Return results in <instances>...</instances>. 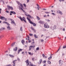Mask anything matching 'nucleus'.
I'll return each mask as SVG.
<instances>
[{"label":"nucleus","instance_id":"nucleus-1","mask_svg":"<svg viewBox=\"0 0 66 66\" xmlns=\"http://www.w3.org/2000/svg\"><path fill=\"white\" fill-rule=\"evenodd\" d=\"M27 19H28V20L29 21V22L31 24H33V26H34L35 27V26H36V23H33L32 21H31V20L29 18L27 17Z\"/></svg>","mask_w":66,"mask_h":66},{"label":"nucleus","instance_id":"nucleus-2","mask_svg":"<svg viewBox=\"0 0 66 66\" xmlns=\"http://www.w3.org/2000/svg\"><path fill=\"white\" fill-rule=\"evenodd\" d=\"M25 62L26 63V65L27 66H29L30 64L31 66H34V64L31 63V62H29V60H27L25 61Z\"/></svg>","mask_w":66,"mask_h":66},{"label":"nucleus","instance_id":"nucleus-3","mask_svg":"<svg viewBox=\"0 0 66 66\" xmlns=\"http://www.w3.org/2000/svg\"><path fill=\"white\" fill-rule=\"evenodd\" d=\"M35 45H32L31 46H29V51H30L31 50V49H33V48H35Z\"/></svg>","mask_w":66,"mask_h":66},{"label":"nucleus","instance_id":"nucleus-4","mask_svg":"<svg viewBox=\"0 0 66 66\" xmlns=\"http://www.w3.org/2000/svg\"><path fill=\"white\" fill-rule=\"evenodd\" d=\"M18 17V18H20V19L21 21H23H23H24L25 22L27 23V21H26V18H24V17H23L22 18H22L20 17Z\"/></svg>","mask_w":66,"mask_h":66},{"label":"nucleus","instance_id":"nucleus-5","mask_svg":"<svg viewBox=\"0 0 66 66\" xmlns=\"http://www.w3.org/2000/svg\"><path fill=\"white\" fill-rule=\"evenodd\" d=\"M44 27L45 28L48 29V28H49V26L47 23H46L44 24Z\"/></svg>","mask_w":66,"mask_h":66},{"label":"nucleus","instance_id":"nucleus-6","mask_svg":"<svg viewBox=\"0 0 66 66\" xmlns=\"http://www.w3.org/2000/svg\"><path fill=\"white\" fill-rule=\"evenodd\" d=\"M0 19H2V20H5V21H6L7 20V19L5 18V17L3 16H1L0 17Z\"/></svg>","mask_w":66,"mask_h":66},{"label":"nucleus","instance_id":"nucleus-7","mask_svg":"<svg viewBox=\"0 0 66 66\" xmlns=\"http://www.w3.org/2000/svg\"><path fill=\"white\" fill-rule=\"evenodd\" d=\"M18 4L20 5V6L22 7V8H23V5L22 4H21V3H20L18 1H17Z\"/></svg>","mask_w":66,"mask_h":66},{"label":"nucleus","instance_id":"nucleus-8","mask_svg":"<svg viewBox=\"0 0 66 66\" xmlns=\"http://www.w3.org/2000/svg\"><path fill=\"white\" fill-rule=\"evenodd\" d=\"M25 15H26V16H27L29 17V18H31V19H33V18H34L33 17L31 16L30 15V14H28V15L27 14H25Z\"/></svg>","mask_w":66,"mask_h":66},{"label":"nucleus","instance_id":"nucleus-9","mask_svg":"<svg viewBox=\"0 0 66 66\" xmlns=\"http://www.w3.org/2000/svg\"><path fill=\"white\" fill-rule=\"evenodd\" d=\"M7 7L8 9L9 10H10V9H11V10H13V7L12 6L8 5L7 6Z\"/></svg>","mask_w":66,"mask_h":66},{"label":"nucleus","instance_id":"nucleus-10","mask_svg":"<svg viewBox=\"0 0 66 66\" xmlns=\"http://www.w3.org/2000/svg\"><path fill=\"white\" fill-rule=\"evenodd\" d=\"M57 12V13H59V14L61 15H62L63 14V13H62V12L61 11H60V10H58Z\"/></svg>","mask_w":66,"mask_h":66},{"label":"nucleus","instance_id":"nucleus-11","mask_svg":"<svg viewBox=\"0 0 66 66\" xmlns=\"http://www.w3.org/2000/svg\"><path fill=\"white\" fill-rule=\"evenodd\" d=\"M11 20V23H13L14 24H15V25H16V24H15V22L14 21L12 20Z\"/></svg>","mask_w":66,"mask_h":66},{"label":"nucleus","instance_id":"nucleus-12","mask_svg":"<svg viewBox=\"0 0 66 66\" xmlns=\"http://www.w3.org/2000/svg\"><path fill=\"white\" fill-rule=\"evenodd\" d=\"M28 53H29V55H33L34 54L33 53H31L30 52H28Z\"/></svg>","mask_w":66,"mask_h":66},{"label":"nucleus","instance_id":"nucleus-13","mask_svg":"<svg viewBox=\"0 0 66 66\" xmlns=\"http://www.w3.org/2000/svg\"><path fill=\"white\" fill-rule=\"evenodd\" d=\"M17 49H18L17 47H16L15 48H14L13 49V51H17Z\"/></svg>","mask_w":66,"mask_h":66},{"label":"nucleus","instance_id":"nucleus-14","mask_svg":"<svg viewBox=\"0 0 66 66\" xmlns=\"http://www.w3.org/2000/svg\"><path fill=\"white\" fill-rule=\"evenodd\" d=\"M17 49H18L17 47H16L15 48H14L13 49V51H17Z\"/></svg>","mask_w":66,"mask_h":66},{"label":"nucleus","instance_id":"nucleus-15","mask_svg":"<svg viewBox=\"0 0 66 66\" xmlns=\"http://www.w3.org/2000/svg\"><path fill=\"white\" fill-rule=\"evenodd\" d=\"M42 59H40L39 60V62H38V64H40V63H41V62H42Z\"/></svg>","mask_w":66,"mask_h":66},{"label":"nucleus","instance_id":"nucleus-16","mask_svg":"<svg viewBox=\"0 0 66 66\" xmlns=\"http://www.w3.org/2000/svg\"><path fill=\"white\" fill-rule=\"evenodd\" d=\"M10 13H12V14L14 15H15V14H16L15 12L14 11H10Z\"/></svg>","mask_w":66,"mask_h":66},{"label":"nucleus","instance_id":"nucleus-17","mask_svg":"<svg viewBox=\"0 0 66 66\" xmlns=\"http://www.w3.org/2000/svg\"><path fill=\"white\" fill-rule=\"evenodd\" d=\"M21 42L23 45H24V44L25 43V41H24V40H22L21 41Z\"/></svg>","mask_w":66,"mask_h":66},{"label":"nucleus","instance_id":"nucleus-18","mask_svg":"<svg viewBox=\"0 0 66 66\" xmlns=\"http://www.w3.org/2000/svg\"><path fill=\"white\" fill-rule=\"evenodd\" d=\"M22 49H20L18 51V53H19L20 52H21V51H22Z\"/></svg>","mask_w":66,"mask_h":66},{"label":"nucleus","instance_id":"nucleus-19","mask_svg":"<svg viewBox=\"0 0 66 66\" xmlns=\"http://www.w3.org/2000/svg\"><path fill=\"white\" fill-rule=\"evenodd\" d=\"M34 36L36 38H38V37L36 34H34Z\"/></svg>","mask_w":66,"mask_h":66},{"label":"nucleus","instance_id":"nucleus-20","mask_svg":"<svg viewBox=\"0 0 66 66\" xmlns=\"http://www.w3.org/2000/svg\"><path fill=\"white\" fill-rule=\"evenodd\" d=\"M20 9L22 10L23 11V12H24V13H26V12H25L24 10H23L22 9L21 7Z\"/></svg>","mask_w":66,"mask_h":66},{"label":"nucleus","instance_id":"nucleus-21","mask_svg":"<svg viewBox=\"0 0 66 66\" xmlns=\"http://www.w3.org/2000/svg\"><path fill=\"white\" fill-rule=\"evenodd\" d=\"M9 55L11 57H14V55H13L10 54Z\"/></svg>","mask_w":66,"mask_h":66},{"label":"nucleus","instance_id":"nucleus-22","mask_svg":"<svg viewBox=\"0 0 66 66\" xmlns=\"http://www.w3.org/2000/svg\"><path fill=\"white\" fill-rule=\"evenodd\" d=\"M7 28L8 30H11V28L10 27L8 26Z\"/></svg>","mask_w":66,"mask_h":66},{"label":"nucleus","instance_id":"nucleus-23","mask_svg":"<svg viewBox=\"0 0 66 66\" xmlns=\"http://www.w3.org/2000/svg\"><path fill=\"white\" fill-rule=\"evenodd\" d=\"M39 23L40 24H42L43 23V22L42 21H40L39 22Z\"/></svg>","mask_w":66,"mask_h":66},{"label":"nucleus","instance_id":"nucleus-24","mask_svg":"<svg viewBox=\"0 0 66 66\" xmlns=\"http://www.w3.org/2000/svg\"><path fill=\"white\" fill-rule=\"evenodd\" d=\"M47 63H48V64H51V62L49 61H47Z\"/></svg>","mask_w":66,"mask_h":66},{"label":"nucleus","instance_id":"nucleus-25","mask_svg":"<svg viewBox=\"0 0 66 66\" xmlns=\"http://www.w3.org/2000/svg\"><path fill=\"white\" fill-rule=\"evenodd\" d=\"M37 18L38 20H40V18L38 16H37Z\"/></svg>","mask_w":66,"mask_h":66},{"label":"nucleus","instance_id":"nucleus-26","mask_svg":"<svg viewBox=\"0 0 66 66\" xmlns=\"http://www.w3.org/2000/svg\"><path fill=\"white\" fill-rule=\"evenodd\" d=\"M32 60L33 61H35V58L34 57L32 58Z\"/></svg>","mask_w":66,"mask_h":66},{"label":"nucleus","instance_id":"nucleus-27","mask_svg":"<svg viewBox=\"0 0 66 66\" xmlns=\"http://www.w3.org/2000/svg\"><path fill=\"white\" fill-rule=\"evenodd\" d=\"M31 29H32V30H33V31L35 29L34 28H33L32 27H31Z\"/></svg>","mask_w":66,"mask_h":66},{"label":"nucleus","instance_id":"nucleus-28","mask_svg":"<svg viewBox=\"0 0 66 66\" xmlns=\"http://www.w3.org/2000/svg\"><path fill=\"white\" fill-rule=\"evenodd\" d=\"M13 64H15V63H16V62H15V61H13Z\"/></svg>","mask_w":66,"mask_h":66},{"label":"nucleus","instance_id":"nucleus-29","mask_svg":"<svg viewBox=\"0 0 66 66\" xmlns=\"http://www.w3.org/2000/svg\"><path fill=\"white\" fill-rule=\"evenodd\" d=\"M23 5L24 6V7H26V6H27L26 5V4L24 3L23 4Z\"/></svg>","mask_w":66,"mask_h":66},{"label":"nucleus","instance_id":"nucleus-30","mask_svg":"<svg viewBox=\"0 0 66 66\" xmlns=\"http://www.w3.org/2000/svg\"><path fill=\"white\" fill-rule=\"evenodd\" d=\"M45 13H46V14H49L50 12H45Z\"/></svg>","mask_w":66,"mask_h":66},{"label":"nucleus","instance_id":"nucleus-31","mask_svg":"<svg viewBox=\"0 0 66 66\" xmlns=\"http://www.w3.org/2000/svg\"><path fill=\"white\" fill-rule=\"evenodd\" d=\"M52 58V56H51V57H49L48 58V60H50V59H51Z\"/></svg>","mask_w":66,"mask_h":66},{"label":"nucleus","instance_id":"nucleus-32","mask_svg":"<svg viewBox=\"0 0 66 66\" xmlns=\"http://www.w3.org/2000/svg\"><path fill=\"white\" fill-rule=\"evenodd\" d=\"M6 12L7 13H10V12L9 11L7 10L6 11Z\"/></svg>","mask_w":66,"mask_h":66},{"label":"nucleus","instance_id":"nucleus-33","mask_svg":"<svg viewBox=\"0 0 66 66\" xmlns=\"http://www.w3.org/2000/svg\"><path fill=\"white\" fill-rule=\"evenodd\" d=\"M5 23H6V24H8V26H10V24H9V23H7V22H6Z\"/></svg>","mask_w":66,"mask_h":66},{"label":"nucleus","instance_id":"nucleus-34","mask_svg":"<svg viewBox=\"0 0 66 66\" xmlns=\"http://www.w3.org/2000/svg\"><path fill=\"white\" fill-rule=\"evenodd\" d=\"M41 42H43L44 41V40L43 39H41Z\"/></svg>","mask_w":66,"mask_h":66},{"label":"nucleus","instance_id":"nucleus-35","mask_svg":"<svg viewBox=\"0 0 66 66\" xmlns=\"http://www.w3.org/2000/svg\"><path fill=\"white\" fill-rule=\"evenodd\" d=\"M39 49V47H37L36 49V50H38Z\"/></svg>","mask_w":66,"mask_h":66},{"label":"nucleus","instance_id":"nucleus-36","mask_svg":"<svg viewBox=\"0 0 66 66\" xmlns=\"http://www.w3.org/2000/svg\"><path fill=\"white\" fill-rule=\"evenodd\" d=\"M20 30L21 31H22V27H21L20 29Z\"/></svg>","mask_w":66,"mask_h":66},{"label":"nucleus","instance_id":"nucleus-37","mask_svg":"<svg viewBox=\"0 0 66 66\" xmlns=\"http://www.w3.org/2000/svg\"><path fill=\"white\" fill-rule=\"evenodd\" d=\"M59 62V63H62V61L60 60Z\"/></svg>","mask_w":66,"mask_h":66},{"label":"nucleus","instance_id":"nucleus-38","mask_svg":"<svg viewBox=\"0 0 66 66\" xmlns=\"http://www.w3.org/2000/svg\"><path fill=\"white\" fill-rule=\"evenodd\" d=\"M42 55L43 57H44V56H45V55H44V54H42Z\"/></svg>","mask_w":66,"mask_h":66},{"label":"nucleus","instance_id":"nucleus-39","mask_svg":"<svg viewBox=\"0 0 66 66\" xmlns=\"http://www.w3.org/2000/svg\"><path fill=\"white\" fill-rule=\"evenodd\" d=\"M29 35H30V36H32L33 35V34H29Z\"/></svg>","mask_w":66,"mask_h":66},{"label":"nucleus","instance_id":"nucleus-40","mask_svg":"<svg viewBox=\"0 0 66 66\" xmlns=\"http://www.w3.org/2000/svg\"><path fill=\"white\" fill-rule=\"evenodd\" d=\"M34 43H35V42H33L31 43V45H32V44H34Z\"/></svg>","mask_w":66,"mask_h":66},{"label":"nucleus","instance_id":"nucleus-41","mask_svg":"<svg viewBox=\"0 0 66 66\" xmlns=\"http://www.w3.org/2000/svg\"><path fill=\"white\" fill-rule=\"evenodd\" d=\"M44 58V59H46V58H47V57L46 56H45L43 57Z\"/></svg>","mask_w":66,"mask_h":66},{"label":"nucleus","instance_id":"nucleus-42","mask_svg":"<svg viewBox=\"0 0 66 66\" xmlns=\"http://www.w3.org/2000/svg\"><path fill=\"white\" fill-rule=\"evenodd\" d=\"M33 31H34V32H36V30H35V29H34V30H33Z\"/></svg>","mask_w":66,"mask_h":66},{"label":"nucleus","instance_id":"nucleus-43","mask_svg":"<svg viewBox=\"0 0 66 66\" xmlns=\"http://www.w3.org/2000/svg\"><path fill=\"white\" fill-rule=\"evenodd\" d=\"M17 60L18 61H20V59H19V58H18Z\"/></svg>","mask_w":66,"mask_h":66},{"label":"nucleus","instance_id":"nucleus-44","mask_svg":"<svg viewBox=\"0 0 66 66\" xmlns=\"http://www.w3.org/2000/svg\"><path fill=\"white\" fill-rule=\"evenodd\" d=\"M43 62H44V64H45V63H46V61H43Z\"/></svg>","mask_w":66,"mask_h":66},{"label":"nucleus","instance_id":"nucleus-45","mask_svg":"<svg viewBox=\"0 0 66 66\" xmlns=\"http://www.w3.org/2000/svg\"><path fill=\"white\" fill-rule=\"evenodd\" d=\"M19 7V10H20V8H21V7H20V6H18Z\"/></svg>","mask_w":66,"mask_h":66},{"label":"nucleus","instance_id":"nucleus-46","mask_svg":"<svg viewBox=\"0 0 66 66\" xmlns=\"http://www.w3.org/2000/svg\"><path fill=\"white\" fill-rule=\"evenodd\" d=\"M28 43H31V40H29V41H28Z\"/></svg>","mask_w":66,"mask_h":66},{"label":"nucleus","instance_id":"nucleus-47","mask_svg":"<svg viewBox=\"0 0 66 66\" xmlns=\"http://www.w3.org/2000/svg\"><path fill=\"white\" fill-rule=\"evenodd\" d=\"M60 65H62V63H59Z\"/></svg>","mask_w":66,"mask_h":66},{"label":"nucleus","instance_id":"nucleus-48","mask_svg":"<svg viewBox=\"0 0 66 66\" xmlns=\"http://www.w3.org/2000/svg\"><path fill=\"white\" fill-rule=\"evenodd\" d=\"M14 44H12L11 45V46H12V47H13V46H14Z\"/></svg>","mask_w":66,"mask_h":66},{"label":"nucleus","instance_id":"nucleus-49","mask_svg":"<svg viewBox=\"0 0 66 66\" xmlns=\"http://www.w3.org/2000/svg\"><path fill=\"white\" fill-rule=\"evenodd\" d=\"M29 0H27V2L28 3L29 2Z\"/></svg>","mask_w":66,"mask_h":66},{"label":"nucleus","instance_id":"nucleus-50","mask_svg":"<svg viewBox=\"0 0 66 66\" xmlns=\"http://www.w3.org/2000/svg\"><path fill=\"white\" fill-rule=\"evenodd\" d=\"M13 38H14V37H12L11 38V40H13Z\"/></svg>","mask_w":66,"mask_h":66},{"label":"nucleus","instance_id":"nucleus-51","mask_svg":"<svg viewBox=\"0 0 66 66\" xmlns=\"http://www.w3.org/2000/svg\"><path fill=\"white\" fill-rule=\"evenodd\" d=\"M52 15H55V14H54V13H52Z\"/></svg>","mask_w":66,"mask_h":66},{"label":"nucleus","instance_id":"nucleus-52","mask_svg":"<svg viewBox=\"0 0 66 66\" xmlns=\"http://www.w3.org/2000/svg\"><path fill=\"white\" fill-rule=\"evenodd\" d=\"M22 54H24V52H22Z\"/></svg>","mask_w":66,"mask_h":66},{"label":"nucleus","instance_id":"nucleus-53","mask_svg":"<svg viewBox=\"0 0 66 66\" xmlns=\"http://www.w3.org/2000/svg\"><path fill=\"white\" fill-rule=\"evenodd\" d=\"M37 9H38V10H39V7H37Z\"/></svg>","mask_w":66,"mask_h":66},{"label":"nucleus","instance_id":"nucleus-54","mask_svg":"<svg viewBox=\"0 0 66 66\" xmlns=\"http://www.w3.org/2000/svg\"><path fill=\"white\" fill-rule=\"evenodd\" d=\"M27 37L28 38H30V37L28 36H27Z\"/></svg>","mask_w":66,"mask_h":66},{"label":"nucleus","instance_id":"nucleus-55","mask_svg":"<svg viewBox=\"0 0 66 66\" xmlns=\"http://www.w3.org/2000/svg\"><path fill=\"white\" fill-rule=\"evenodd\" d=\"M5 22H5L4 21L3 22V23H5Z\"/></svg>","mask_w":66,"mask_h":66},{"label":"nucleus","instance_id":"nucleus-56","mask_svg":"<svg viewBox=\"0 0 66 66\" xmlns=\"http://www.w3.org/2000/svg\"><path fill=\"white\" fill-rule=\"evenodd\" d=\"M43 10H47V9H43Z\"/></svg>","mask_w":66,"mask_h":66},{"label":"nucleus","instance_id":"nucleus-57","mask_svg":"<svg viewBox=\"0 0 66 66\" xmlns=\"http://www.w3.org/2000/svg\"><path fill=\"white\" fill-rule=\"evenodd\" d=\"M47 21H48V22H49V21H50L49 20H47Z\"/></svg>","mask_w":66,"mask_h":66},{"label":"nucleus","instance_id":"nucleus-58","mask_svg":"<svg viewBox=\"0 0 66 66\" xmlns=\"http://www.w3.org/2000/svg\"><path fill=\"white\" fill-rule=\"evenodd\" d=\"M14 61H15H15H17V60H15Z\"/></svg>","mask_w":66,"mask_h":66},{"label":"nucleus","instance_id":"nucleus-59","mask_svg":"<svg viewBox=\"0 0 66 66\" xmlns=\"http://www.w3.org/2000/svg\"><path fill=\"white\" fill-rule=\"evenodd\" d=\"M25 47L26 48H27V46L26 45H25Z\"/></svg>","mask_w":66,"mask_h":66},{"label":"nucleus","instance_id":"nucleus-60","mask_svg":"<svg viewBox=\"0 0 66 66\" xmlns=\"http://www.w3.org/2000/svg\"><path fill=\"white\" fill-rule=\"evenodd\" d=\"M34 39H32V41H33V42L34 41Z\"/></svg>","mask_w":66,"mask_h":66},{"label":"nucleus","instance_id":"nucleus-61","mask_svg":"<svg viewBox=\"0 0 66 66\" xmlns=\"http://www.w3.org/2000/svg\"><path fill=\"white\" fill-rule=\"evenodd\" d=\"M2 29H3V30L5 29V28H2Z\"/></svg>","mask_w":66,"mask_h":66},{"label":"nucleus","instance_id":"nucleus-62","mask_svg":"<svg viewBox=\"0 0 66 66\" xmlns=\"http://www.w3.org/2000/svg\"><path fill=\"white\" fill-rule=\"evenodd\" d=\"M47 16H48V17H49V14H47Z\"/></svg>","mask_w":66,"mask_h":66},{"label":"nucleus","instance_id":"nucleus-63","mask_svg":"<svg viewBox=\"0 0 66 66\" xmlns=\"http://www.w3.org/2000/svg\"><path fill=\"white\" fill-rule=\"evenodd\" d=\"M10 15H12V14L11 13L10 14Z\"/></svg>","mask_w":66,"mask_h":66},{"label":"nucleus","instance_id":"nucleus-64","mask_svg":"<svg viewBox=\"0 0 66 66\" xmlns=\"http://www.w3.org/2000/svg\"><path fill=\"white\" fill-rule=\"evenodd\" d=\"M13 66H15V64H13Z\"/></svg>","mask_w":66,"mask_h":66}]
</instances>
